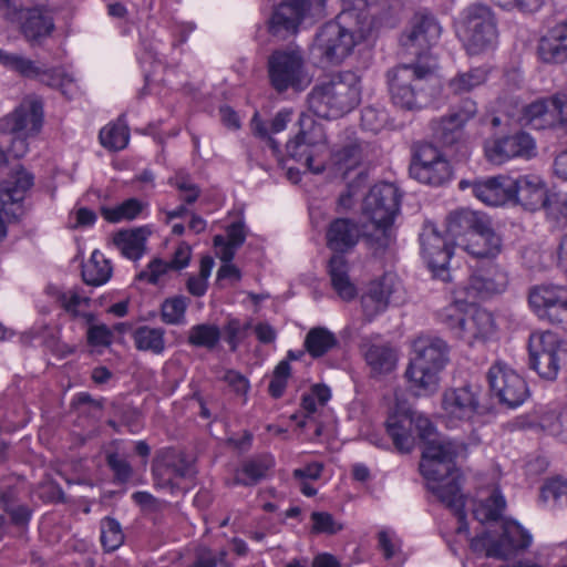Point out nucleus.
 <instances>
[{"instance_id":"36","label":"nucleus","mask_w":567,"mask_h":567,"mask_svg":"<svg viewBox=\"0 0 567 567\" xmlns=\"http://www.w3.org/2000/svg\"><path fill=\"white\" fill-rule=\"evenodd\" d=\"M362 348L365 361L374 373H389L395 368L396 353L391 346L367 342Z\"/></svg>"},{"instance_id":"8","label":"nucleus","mask_w":567,"mask_h":567,"mask_svg":"<svg viewBox=\"0 0 567 567\" xmlns=\"http://www.w3.org/2000/svg\"><path fill=\"white\" fill-rule=\"evenodd\" d=\"M461 39L470 55H478L496 47L497 21L489 7L473 3L464 10Z\"/></svg>"},{"instance_id":"46","label":"nucleus","mask_w":567,"mask_h":567,"mask_svg":"<svg viewBox=\"0 0 567 567\" xmlns=\"http://www.w3.org/2000/svg\"><path fill=\"white\" fill-rule=\"evenodd\" d=\"M189 305V299L185 296H175L167 298L161 306V319L166 324L185 323V313Z\"/></svg>"},{"instance_id":"31","label":"nucleus","mask_w":567,"mask_h":567,"mask_svg":"<svg viewBox=\"0 0 567 567\" xmlns=\"http://www.w3.org/2000/svg\"><path fill=\"white\" fill-rule=\"evenodd\" d=\"M502 239L492 229L489 221L485 218L482 227L477 229L466 250L480 259H493L501 251Z\"/></svg>"},{"instance_id":"2","label":"nucleus","mask_w":567,"mask_h":567,"mask_svg":"<svg viewBox=\"0 0 567 567\" xmlns=\"http://www.w3.org/2000/svg\"><path fill=\"white\" fill-rule=\"evenodd\" d=\"M43 124V103L27 96L8 115L0 118V167L9 157L21 158L29 150L28 138L37 135Z\"/></svg>"},{"instance_id":"7","label":"nucleus","mask_w":567,"mask_h":567,"mask_svg":"<svg viewBox=\"0 0 567 567\" xmlns=\"http://www.w3.org/2000/svg\"><path fill=\"white\" fill-rule=\"evenodd\" d=\"M267 76L271 89L284 94L299 93L310 84L303 52L299 48L274 50L267 59Z\"/></svg>"},{"instance_id":"30","label":"nucleus","mask_w":567,"mask_h":567,"mask_svg":"<svg viewBox=\"0 0 567 567\" xmlns=\"http://www.w3.org/2000/svg\"><path fill=\"white\" fill-rule=\"evenodd\" d=\"M54 30L52 17L42 9H29L24 16L21 31L28 42L39 45L51 35Z\"/></svg>"},{"instance_id":"11","label":"nucleus","mask_w":567,"mask_h":567,"mask_svg":"<svg viewBox=\"0 0 567 567\" xmlns=\"http://www.w3.org/2000/svg\"><path fill=\"white\" fill-rule=\"evenodd\" d=\"M326 0H284L276 8L270 20L274 35L296 34L307 19L324 16Z\"/></svg>"},{"instance_id":"55","label":"nucleus","mask_w":567,"mask_h":567,"mask_svg":"<svg viewBox=\"0 0 567 567\" xmlns=\"http://www.w3.org/2000/svg\"><path fill=\"white\" fill-rule=\"evenodd\" d=\"M53 296L60 306L72 315H78L79 309L85 305L87 306L90 299L81 296L78 290L70 289L68 291L54 290Z\"/></svg>"},{"instance_id":"5","label":"nucleus","mask_w":567,"mask_h":567,"mask_svg":"<svg viewBox=\"0 0 567 567\" xmlns=\"http://www.w3.org/2000/svg\"><path fill=\"white\" fill-rule=\"evenodd\" d=\"M414 357L405 377L417 394L433 392L437 388L439 372L449 360V346L440 337L421 334L413 341Z\"/></svg>"},{"instance_id":"64","label":"nucleus","mask_w":567,"mask_h":567,"mask_svg":"<svg viewBox=\"0 0 567 567\" xmlns=\"http://www.w3.org/2000/svg\"><path fill=\"white\" fill-rule=\"evenodd\" d=\"M551 121L567 124V93H557L549 97Z\"/></svg>"},{"instance_id":"14","label":"nucleus","mask_w":567,"mask_h":567,"mask_svg":"<svg viewBox=\"0 0 567 567\" xmlns=\"http://www.w3.org/2000/svg\"><path fill=\"white\" fill-rule=\"evenodd\" d=\"M528 301L540 319L567 331V289L565 287L536 286L529 291Z\"/></svg>"},{"instance_id":"10","label":"nucleus","mask_w":567,"mask_h":567,"mask_svg":"<svg viewBox=\"0 0 567 567\" xmlns=\"http://www.w3.org/2000/svg\"><path fill=\"white\" fill-rule=\"evenodd\" d=\"M410 175L420 183L443 186L452 179L453 168L436 146L420 142L413 147Z\"/></svg>"},{"instance_id":"4","label":"nucleus","mask_w":567,"mask_h":567,"mask_svg":"<svg viewBox=\"0 0 567 567\" xmlns=\"http://www.w3.org/2000/svg\"><path fill=\"white\" fill-rule=\"evenodd\" d=\"M435 65L430 63L399 64L386 72L391 102L403 111H420L430 102L431 80Z\"/></svg>"},{"instance_id":"25","label":"nucleus","mask_w":567,"mask_h":567,"mask_svg":"<svg viewBox=\"0 0 567 567\" xmlns=\"http://www.w3.org/2000/svg\"><path fill=\"white\" fill-rule=\"evenodd\" d=\"M360 237V226L350 218L332 220L326 231L327 247L336 254H346L353 249Z\"/></svg>"},{"instance_id":"60","label":"nucleus","mask_w":567,"mask_h":567,"mask_svg":"<svg viewBox=\"0 0 567 567\" xmlns=\"http://www.w3.org/2000/svg\"><path fill=\"white\" fill-rule=\"evenodd\" d=\"M37 79L50 87L60 89L63 93H65L64 87L72 84V79L59 69H43L40 66V74Z\"/></svg>"},{"instance_id":"34","label":"nucleus","mask_w":567,"mask_h":567,"mask_svg":"<svg viewBox=\"0 0 567 567\" xmlns=\"http://www.w3.org/2000/svg\"><path fill=\"white\" fill-rule=\"evenodd\" d=\"M485 217L467 208L451 212L446 217V233L453 239L475 235Z\"/></svg>"},{"instance_id":"43","label":"nucleus","mask_w":567,"mask_h":567,"mask_svg":"<svg viewBox=\"0 0 567 567\" xmlns=\"http://www.w3.org/2000/svg\"><path fill=\"white\" fill-rule=\"evenodd\" d=\"M505 507L504 496L495 488L486 499L475 506L473 515L481 523L495 522L502 517Z\"/></svg>"},{"instance_id":"50","label":"nucleus","mask_w":567,"mask_h":567,"mask_svg":"<svg viewBox=\"0 0 567 567\" xmlns=\"http://www.w3.org/2000/svg\"><path fill=\"white\" fill-rule=\"evenodd\" d=\"M124 542V534L120 523L112 517L101 520V543L106 551L117 549Z\"/></svg>"},{"instance_id":"38","label":"nucleus","mask_w":567,"mask_h":567,"mask_svg":"<svg viewBox=\"0 0 567 567\" xmlns=\"http://www.w3.org/2000/svg\"><path fill=\"white\" fill-rule=\"evenodd\" d=\"M488 73L484 68H472L464 72L456 73L446 83L450 94L463 95L472 92L487 81Z\"/></svg>"},{"instance_id":"32","label":"nucleus","mask_w":567,"mask_h":567,"mask_svg":"<svg viewBox=\"0 0 567 567\" xmlns=\"http://www.w3.org/2000/svg\"><path fill=\"white\" fill-rule=\"evenodd\" d=\"M386 432L398 451L409 453L414 446L411 412L391 414L386 420Z\"/></svg>"},{"instance_id":"39","label":"nucleus","mask_w":567,"mask_h":567,"mask_svg":"<svg viewBox=\"0 0 567 567\" xmlns=\"http://www.w3.org/2000/svg\"><path fill=\"white\" fill-rule=\"evenodd\" d=\"M145 234L142 228L121 230L113 236V244L122 255L128 259L137 260L142 257L145 246Z\"/></svg>"},{"instance_id":"18","label":"nucleus","mask_w":567,"mask_h":567,"mask_svg":"<svg viewBox=\"0 0 567 567\" xmlns=\"http://www.w3.org/2000/svg\"><path fill=\"white\" fill-rule=\"evenodd\" d=\"M154 484L172 492L179 487L183 480L193 474L192 464L184 453L167 449L163 451L153 465Z\"/></svg>"},{"instance_id":"19","label":"nucleus","mask_w":567,"mask_h":567,"mask_svg":"<svg viewBox=\"0 0 567 567\" xmlns=\"http://www.w3.org/2000/svg\"><path fill=\"white\" fill-rule=\"evenodd\" d=\"M401 282L393 274L386 272L381 278L369 284L367 291L361 297V306L364 316L372 320L383 312L391 303L399 302Z\"/></svg>"},{"instance_id":"56","label":"nucleus","mask_w":567,"mask_h":567,"mask_svg":"<svg viewBox=\"0 0 567 567\" xmlns=\"http://www.w3.org/2000/svg\"><path fill=\"white\" fill-rule=\"evenodd\" d=\"M450 477H454L455 478V483H456V486H457V497L460 498V506H454L452 504H450L449 499L447 501H443L441 499L440 497L435 496L439 502H441L442 504H444L447 508H450L453 514L457 517L458 519V527H457V533H465L468 530V527H467V523H466V514H465V511H464V507H465V495L462 493L461 491V475L460 473H454L452 475H449V477L446 476V480L444 483L449 482V478Z\"/></svg>"},{"instance_id":"12","label":"nucleus","mask_w":567,"mask_h":567,"mask_svg":"<svg viewBox=\"0 0 567 567\" xmlns=\"http://www.w3.org/2000/svg\"><path fill=\"white\" fill-rule=\"evenodd\" d=\"M299 132L286 145L287 153L297 162H301L311 172L319 174L324 171L322 161H317L311 147L324 144L327 136L322 124L317 123L311 115L301 114L299 117Z\"/></svg>"},{"instance_id":"27","label":"nucleus","mask_w":567,"mask_h":567,"mask_svg":"<svg viewBox=\"0 0 567 567\" xmlns=\"http://www.w3.org/2000/svg\"><path fill=\"white\" fill-rule=\"evenodd\" d=\"M537 51L545 63L567 61V20L555 24L540 38Z\"/></svg>"},{"instance_id":"9","label":"nucleus","mask_w":567,"mask_h":567,"mask_svg":"<svg viewBox=\"0 0 567 567\" xmlns=\"http://www.w3.org/2000/svg\"><path fill=\"white\" fill-rule=\"evenodd\" d=\"M529 365L546 380H555L563 364L567 363V342L556 333H533L528 343Z\"/></svg>"},{"instance_id":"41","label":"nucleus","mask_w":567,"mask_h":567,"mask_svg":"<svg viewBox=\"0 0 567 567\" xmlns=\"http://www.w3.org/2000/svg\"><path fill=\"white\" fill-rule=\"evenodd\" d=\"M112 275V266L103 254L95 250L91 258L82 267V278L86 285L101 286Z\"/></svg>"},{"instance_id":"61","label":"nucleus","mask_w":567,"mask_h":567,"mask_svg":"<svg viewBox=\"0 0 567 567\" xmlns=\"http://www.w3.org/2000/svg\"><path fill=\"white\" fill-rule=\"evenodd\" d=\"M168 270H172L168 261H164L159 258H154L145 270H142L136 279L140 281H147L148 284L156 285L159 278L165 275Z\"/></svg>"},{"instance_id":"51","label":"nucleus","mask_w":567,"mask_h":567,"mask_svg":"<svg viewBox=\"0 0 567 567\" xmlns=\"http://www.w3.org/2000/svg\"><path fill=\"white\" fill-rule=\"evenodd\" d=\"M468 306V302L457 300L443 308L437 315L439 320L450 330H452L456 337L458 334L460 328L462 327L463 319Z\"/></svg>"},{"instance_id":"53","label":"nucleus","mask_w":567,"mask_h":567,"mask_svg":"<svg viewBox=\"0 0 567 567\" xmlns=\"http://www.w3.org/2000/svg\"><path fill=\"white\" fill-rule=\"evenodd\" d=\"M251 322L241 323L239 319L230 318L224 326L225 341L229 344L231 351H236L238 346L246 339Z\"/></svg>"},{"instance_id":"37","label":"nucleus","mask_w":567,"mask_h":567,"mask_svg":"<svg viewBox=\"0 0 567 567\" xmlns=\"http://www.w3.org/2000/svg\"><path fill=\"white\" fill-rule=\"evenodd\" d=\"M272 466L274 460L270 455L255 456L245 461L241 467L235 472L234 482L245 486L255 485L266 477Z\"/></svg>"},{"instance_id":"26","label":"nucleus","mask_w":567,"mask_h":567,"mask_svg":"<svg viewBox=\"0 0 567 567\" xmlns=\"http://www.w3.org/2000/svg\"><path fill=\"white\" fill-rule=\"evenodd\" d=\"M494 327V320L489 312L485 309L470 303L460 328L457 338L472 344L476 340L488 337Z\"/></svg>"},{"instance_id":"6","label":"nucleus","mask_w":567,"mask_h":567,"mask_svg":"<svg viewBox=\"0 0 567 567\" xmlns=\"http://www.w3.org/2000/svg\"><path fill=\"white\" fill-rule=\"evenodd\" d=\"M401 194L391 183L374 185L363 202V213L375 227V234L369 236L375 250L385 249L392 240V225L400 210Z\"/></svg>"},{"instance_id":"22","label":"nucleus","mask_w":567,"mask_h":567,"mask_svg":"<svg viewBox=\"0 0 567 567\" xmlns=\"http://www.w3.org/2000/svg\"><path fill=\"white\" fill-rule=\"evenodd\" d=\"M422 255L435 277L443 281L451 280L446 266L452 256V249L445 239L432 226L424 227L420 235Z\"/></svg>"},{"instance_id":"49","label":"nucleus","mask_w":567,"mask_h":567,"mask_svg":"<svg viewBox=\"0 0 567 567\" xmlns=\"http://www.w3.org/2000/svg\"><path fill=\"white\" fill-rule=\"evenodd\" d=\"M128 130L122 123L105 126L100 132L101 144L112 151L123 150L128 143Z\"/></svg>"},{"instance_id":"57","label":"nucleus","mask_w":567,"mask_h":567,"mask_svg":"<svg viewBox=\"0 0 567 567\" xmlns=\"http://www.w3.org/2000/svg\"><path fill=\"white\" fill-rule=\"evenodd\" d=\"M106 464L112 470L116 483L125 484L132 478L133 467L125 457L117 453L107 454Z\"/></svg>"},{"instance_id":"15","label":"nucleus","mask_w":567,"mask_h":567,"mask_svg":"<svg viewBox=\"0 0 567 567\" xmlns=\"http://www.w3.org/2000/svg\"><path fill=\"white\" fill-rule=\"evenodd\" d=\"M358 43L354 32L339 21H329L316 34L313 48L330 63H340L351 54Z\"/></svg>"},{"instance_id":"3","label":"nucleus","mask_w":567,"mask_h":567,"mask_svg":"<svg viewBox=\"0 0 567 567\" xmlns=\"http://www.w3.org/2000/svg\"><path fill=\"white\" fill-rule=\"evenodd\" d=\"M361 101L360 79L347 71L317 83L308 95L309 110L322 118H338Z\"/></svg>"},{"instance_id":"42","label":"nucleus","mask_w":567,"mask_h":567,"mask_svg":"<svg viewBox=\"0 0 567 567\" xmlns=\"http://www.w3.org/2000/svg\"><path fill=\"white\" fill-rule=\"evenodd\" d=\"M338 343L336 336L324 327H315L305 338V348L313 358H319L334 348Z\"/></svg>"},{"instance_id":"59","label":"nucleus","mask_w":567,"mask_h":567,"mask_svg":"<svg viewBox=\"0 0 567 567\" xmlns=\"http://www.w3.org/2000/svg\"><path fill=\"white\" fill-rule=\"evenodd\" d=\"M386 113L374 106H365L361 113V125L364 130L378 133L385 125Z\"/></svg>"},{"instance_id":"13","label":"nucleus","mask_w":567,"mask_h":567,"mask_svg":"<svg viewBox=\"0 0 567 567\" xmlns=\"http://www.w3.org/2000/svg\"><path fill=\"white\" fill-rule=\"evenodd\" d=\"M372 151L371 145L360 140L353 131L344 130L332 146L329 159L322 161L324 171L329 169L344 178L350 171L368 159Z\"/></svg>"},{"instance_id":"29","label":"nucleus","mask_w":567,"mask_h":567,"mask_svg":"<svg viewBox=\"0 0 567 567\" xmlns=\"http://www.w3.org/2000/svg\"><path fill=\"white\" fill-rule=\"evenodd\" d=\"M512 178L493 176L473 181L472 189L475 197L487 205L498 206L511 200Z\"/></svg>"},{"instance_id":"1","label":"nucleus","mask_w":567,"mask_h":567,"mask_svg":"<svg viewBox=\"0 0 567 567\" xmlns=\"http://www.w3.org/2000/svg\"><path fill=\"white\" fill-rule=\"evenodd\" d=\"M413 420V432L423 441L424 446L419 465L426 481L427 489L443 501L460 506L457 486L454 477L444 483L446 476L457 473L454 460L460 452V445L450 439L439 435L432 422L424 415L410 411Z\"/></svg>"},{"instance_id":"20","label":"nucleus","mask_w":567,"mask_h":567,"mask_svg":"<svg viewBox=\"0 0 567 567\" xmlns=\"http://www.w3.org/2000/svg\"><path fill=\"white\" fill-rule=\"evenodd\" d=\"M535 142L526 132H517L509 136L491 140L485 143L486 158L501 165L514 157L529 158L535 155Z\"/></svg>"},{"instance_id":"35","label":"nucleus","mask_w":567,"mask_h":567,"mask_svg":"<svg viewBox=\"0 0 567 567\" xmlns=\"http://www.w3.org/2000/svg\"><path fill=\"white\" fill-rule=\"evenodd\" d=\"M33 185V176L23 168L0 184V203L4 206L23 200L24 194Z\"/></svg>"},{"instance_id":"58","label":"nucleus","mask_w":567,"mask_h":567,"mask_svg":"<svg viewBox=\"0 0 567 567\" xmlns=\"http://www.w3.org/2000/svg\"><path fill=\"white\" fill-rule=\"evenodd\" d=\"M290 377V364L287 360L280 361L275 368L271 381L268 386L270 395L275 399L282 396L288 379Z\"/></svg>"},{"instance_id":"62","label":"nucleus","mask_w":567,"mask_h":567,"mask_svg":"<svg viewBox=\"0 0 567 567\" xmlns=\"http://www.w3.org/2000/svg\"><path fill=\"white\" fill-rule=\"evenodd\" d=\"M313 522V530L316 533L336 534L342 529V526L338 524L331 514L326 512H313L311 514Z\"/></svg>"},{"instance_id":"54","label":"nucleus","mask_w":567,"mask_h":567,"mask_svg":"<svg viewBox=\"0 0 567 567\" xmlns=\"http://www.w3.org/2000/svg\"><path fill=\"white\" fill-rule=\"evenodd\" d=\"M540 425L550 434L561 436L567 441V410L563 412H546L540 417Z\"/></svg>"},{"instance_id":"45","label":"nucleus","mask_w":567,"mask_h":567,"mask_svg":"<svg viewBox=\"0 0 567 567\" xmlns=\"http://www.w3.org/2000/svg\"><path fill=\"white\" fill-rule=\"evenodd\" d=\"M144 204L137 198H128L116 207H101V215L109 223L133 220L143 210Z\"/></svg>"},{"instance_id":"40","label":"nucleus","mask_w":567,"mask_h":567,"mask_svg":"<svg viewBox=\"0 0 567 567\" xmlns=\"http://www.w3.org/2000/svg\"><path fill=\"white\" fill-rule=\"evenodd\" d=\"M132 338L135 348L140 351L161 354L165 350V331L163 328L142 326L133 331Z\"/></svg>"},{"instance_id":"48","label":"nucleus","mask_w":567,"mask_h":567,"mask_svg":"<svg viewBox=\"0 0 567 567\" xmlns=\"http://www.w3.org/2000/svg\"><path fill=\"white\" fill-rule=\"evenodd\" d=\"M462 127L463 124L458 123L453 116L447 115L433 123V133L441 144L451 146L461 138Z\"/></svg>"},{"instance_id":"17","label":"nucleus","mask_w":567,"mask_h":567,"mask_svg":"<svg viewBox=\"0 0 567 567\" xmlns=\"http://www.w3.org/2000/svg\"><path fill=\"white\" fill-rule=\"evenodd\" d=\"M491 391L509 408L522 404L528 396L525 380L503 362H495L487 374Z\"/></svg>"},{"instance_id":"44","label":"nucleus","mask_w":567,"mask_h":567,"mask_svg":"<svg viewBox=\"0 0 567 567\" xmlns=\"http://www.w3.org/2000/svg\"><path fill=\"white\" fill-rule=\"evenodd\" d=\"M0 64L27 79L39 78L40 66L22 54L0 49Z\"/></svg>"},{"instance_id":"28","label":"nucleus","mask_w":567,"mask_h":567,"mask_svg":"<svg viewBox=\"0 0 567 567\" xmlns=\"http://www.w3.org/2000/svg\"><path fill=\"white\" fill-rule=\"evenodd\" d=\"M532 544L530 534L516 522H505L497 546L491 550L493 558L507 559Z\"/></svg>"},{"instance_id":"24","label":"nucleus","mask_w":567,"mask_h":567,"mask_svg":"<svg viewBox=\"0 0 567 567\" xmlns=\"http://www.w3.org/2000/svg\"><path fill=\"white\" fill-rule=\"evenodd\" d=\"M484 260L470 277L465 288L468 297L497 293L506 287V274L492 259Z\"/></svg>"},{"instance_id":"63","label":"nucleus","mask_w":567,"mask_h":567,"mask_svg":"<svg viewBox=\"0 0 567 567\" xmlns=\"http://www.w3.org/2000/svg\"><path fill=\"white\" fill-rule=\"evenodd\" d=\"M39 497L48 503H63L64 493L60 485L53 481H43L38 486Z\"/></svg>"},{"instance_id":"21","label":"nucleus","mask_w":567,"mask_h":567,"mask_svg":"<svg viewBox=\"0 0 567 567\" xmlns=\"http://www.w3.org/2000/svg\"><path fill=\"white\" fill-rule=\"evenodd\" d=\"M478 388L470 384L445 390L442 395V409L449 421L454 424L472 420L478 413Z\"/></svg>"},{"instance_id":"16","label":"nucleus","mask_w":567,"mask_h":567,"mask_svg":"<svg viewBox=\"0 0 567 567\" xmlns=\"http://www.w3.org/2000/svg\"><path fill=\"white\" fill-rule=\"evenodd\" d=\"M441 31V25L432 13L416 12L411 19L410 27L401 35L400 45L405 53L421 58L436 43Z\"/></svg>"},{"instance_id":"23","label":"nucleus","mask_w":567,"mask_h":567,"mask_svg":"<svg viewBox=\"0 0 567 567\" xmlns=\"http://www.w3.org/2000/svg\"><path fill=\"white\" fill-rule=\"evenodd\" d=\"M511 200H515L527 210H537L547 206V188L545 182L536 175H525L512 179Z\"/></svg>"},{"instance_id":"52","label":"nucleus","mask_w":567,"mask_h":567,"mask_svg":"<svg viewBox=\"0 0 567 567\" xmlns=\"http://www.w3.org/2000/svg\"><path fill=\"white\" fill-rule=\"evenodd\" d=\"M540 498L554 506L567 504V481L560 476L546 481L540 488Z\"/></svg>"},{"instance_id":"33","label":"nucleus","mask_w":567,"mask_h":567,"mask_svg":"<svg viewBox=\"0 0 567 567\" xmlns=\"http://www.w3.org/2000/svg\"><path fill=\"white\" fill-rule=\"evenodd\" d=\"M328 272L331 285L338 296L346 300H352L357 296V288L349 278V264L343 254H333L328 262Z\"/></svg>"},{"instance_id":"47","label":"nucleus","mask_w":567,"mask_h":567,"mask_svg":"<svg viewBox=\"0 0 567 567\" xmlns=\"http://www.w3.org/2000/svg\"><path fill=\"white\" fill-rule=\"evenodd\" d=\"M220 340V330L217 326L200 323L193 326L188 332V343L194 347L214 349Z\"/></svg>"}]
</instances>
